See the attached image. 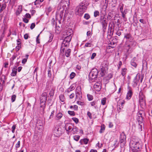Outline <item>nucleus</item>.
<instances>
[{
	"instance_id": "obj_57",
	"label": "nucleus",
	"mask_w": 152,
	"mask_h": 152,
	"mask_svg": "<svg viewBox=\"0 0 152 152\" xmlns=\"http://www.w3.org/2000/svg\"><path fill=\"white\" fill-rule=\"evenodd\" d=\"M75 96V94L74 93H72L69 96V98L70 99L73 98Z\"/></svg>"
},
{
	"instance_id": "obj_36",
	"label": "nucleus",
	"mask_w": 152,
	"mask_h": 152,
	"mask_svg": "<svg viewBox=\"0 0 152 152\" xmlns=\"http://www.w3.org/2000/svg\"><path fill=\"white\" fill-rule=\"evenodd\" d=\"M16 96L15 95H13L11 96V100L12 102H14L15 100Z\"/></svg>"
},
{
	"instance_id": "obj_29",
	"label": "nucleus",
	"mask_w": 152,
	"mask_h": 152,
	"mask_svg": "<svg viewBox=\"0 0 152 152\" xmlns=\"http://www.w3.org/2000/svg\"><path fill=\"white\" fill-rule=\"evenodd\" d=\"M126 71V69L124 68L122 69L121 74L123 76H124L125 75Z\"/></svg>"
},
{
	"instance_id": "obj_18",
	"label": "nucleus",
	"mask_w": 152,
	"mask_h": 152,
	"mask_svg": "<svg viewBox=\"0 0 152 152\" xmlns=\"http://www.w3.org/2000/svg\"><path fill=\"white\" fill-rule=\"evenodd\" d=\"M17 70L16 67H15L13 68L12 70V72L11 73V75L12 76H15L17 73Z\"/></svg>"
},
{
	"instance_id": "obj_30",
	"label": "nucleus",
	"mask_w": 152,
	"mask_h": 152,
	"mask_svg": "<svg viewBox=\"0 0 152 152\" xmlns=\"http://www.w3.org/2000/svg\"><path fill=\"white\" fill-rule=\"evenodd\" d=\"M81 92V88L80 86H78L77 87L76 90V92Z\"/></svg>"
},
{
	"instance_id": "obj_37",
	"label": "nucleus",
	"mask_w": 152,
	"mask_h": 152,
	"mask_svg": "<svg viewBox=\"0 0 152 152\" xmlns=\"http://www.w3.org/2000/svg\"><path fill=\"white\" fill-rule=\"evenodd\" d=\"M72 119L76 124H77L78 123L79 120L78 118H72Z\"/></svg>"
},
{
	"instance_id": "obj_55",
	"label": "nucleus",
	"mask_w": 152,
	"mask_h": 152,
	"mask_svg": "<svg viewBox=\"0 0 152 152\" xmlns=\"http://www.w3.org/2000/svg\"><path fill=\"white\" fill-rule=\"evenodd\" d=\"M40 2L39 1V0H36L34 2V4L36 5L40 4Z\"/></svg>"
},
{
	"instance_id": "obj_15",
	"label": "nucleus",
	"mask_w": 152,
	"mask_h": 152,
	"mask_svg": "<svg viewBox=\"0 0 152 152\" xmlns=\"http://www.w3.org/2000/svg\"><path fill=\"white\" fill-rule=\"evenodd\" d=\"M73 126L72 124L70 123L67 124L66 126V130L69 132L72 131Z\"/></svg>"
},
{
	"instance_id": "obj_62",
	"label": "nucleus",
	"mask_w": 152,
	"mask_h": 152,
	"mask_svg": "<svg viewBox=\"0 0 152 152\" xmlns=\"http://www.w3.org/2000/svg\"><path fill=\"white\" fill-rule=\"evenodd\" d=\"M78 108L77 106L76 105H74L73 106V109L75 110H77Z\"/></svg>"
},
{
	"instance_id": "obj_41",
	"label": "nucleus",
	"mask_w": 152,
	"mask_h": 152,
	"mask_svg": "<svg viewBox=\"0 0 152 152\" xmlns=\"http://www.w3.org/2000/svg\"><path fill=\"white\" fill-rule=\"evenodd\" d=\"M99 15V12L98 11H96L94 12V15L95 17H96L97 16Z\"/></svg>"
},
{
	"instance_id": "obj_33",
	"label": "nucleus",
	"mask_w": 152,
	"mask_h": 152,
	"mask_svg": "<svg viewBox=\"0 0 152 152\" xmlns=\"http://www.w3.org/2000/svg\"><path fill=\"white\" fill-rule=\"evenodd\" d=\"M89 101L92 100L93 99V96L91 95L88 94L87 95Z\"/></svg>"
},
{
	"instance_id": "obj_16",
	"label": "nucleus",
	"mask_w": 152,
	"mask_h": 152,
	"mask_svg": "<svg viewBox=\"0 0 152 152\" xmlns=\"http://www.w3.org/2000/svg\"><path fill=\"white\" fill-rule=\"evenodd\" d=\"M118 106H119L120 107L119 108L120 110L123 108V106L124 104V101L123 100H120L118 102Z\"/></svg>"
},
{
	"instance_id": "obj_64",
	"label": "nucleus",
	"mask_w": 152,
	"mask_h": 152,
	"mask_svg": "<svg viewBox=\"0 0 152 152\" xmlns=\"http://www.w3.org/2000/svg\"><path fill=\"white\" fill-rule=\"evenodd\" d=\"M69 88L72 91L73 90H74L75 88V87H74V86H71L69 87Z\"/></svg>"
},
{
	"instance_id": "obj_46",
	"label": "nucleus",
	"mask_w": 152,
	"mask_h": 152,
	"mask_svg": "<svg viewBox=\"0 0 152 152\" xmlns=\"http://www.w3.org/2000/svg\"><path fill=\"white\" fill-rule=\"evenodd\" d=\"M131 64L132 66H134V67H136L137 66V64L136 63L132 61V60L131 61Z\"/></svg>"
},
{
	"instance_id": "obj_43",
	"label": "nucleus",
	"mask_w": 152,
	"mask_h": 152,
	"mask_svg": "<svg viewBox=\"0 0 152 152\" xmlns=\"http://www.w3.org/2000/svg\"><path fill=\"white\" fill-rule=\"evenodd\" d=\"M84 17L85 18L88 20L90 18V16L88 14H85Z\"/></svg>"
},
{
	"instance_id": "obj_20",
	"label": "nucleus",
	"mask_w": 152,
	"mask_h": 152,
	"mask_svg": "<svg viewBox=\"0 0 152 152\" xmlns=\"http://www.w3.org/2000/svg\"><path fill=\"white\" fill-rule=\"evenodd\" d=\"M22 10V6L21 5L18 6V9L16 11V13L17 15L20 14Z\"/></svg>"
},
{
	"instance_id": "obj_47",
	"label": "nucleus",
	"mask_w": 152,
	"mask_h": 152,
	"mask_svg": "<svg viewBox=\"0 0 152 152\" xmlns=\"http://www.w3.org/2000/svg\"><path fill=\"white\" fill-rule=\"evenodd\" d=\"M35 24L34 23H32L30 27V28L31 29H33L35 27Z\"/></svg>"
},
{
	"instance_id": "obj_54",
	"label": "nucleus",
	"mask_w": 152,
	"mask_h": 152,
	"mask_svg": "<svg viewBox=\"0 0 152 152\" xmlns=\"http://www.w3.org/2000/svg\"><path fill=\"white\" fill-rule=\"evenodd\" d=\"M87 115L90 118V119H91L92 118V115L91 114L90 112H88L87 113Z\"/></svg>"
},
{
	"instance_id": "obj_17",
	"label": "nucleus",
	"mask_w": 152,
	"mask_h": 152,
	"mask_svg": "<svg viewBox=\"0 0 152 152\" xmlns=\"http://www.w3.org/2000/svg\"><path fill=\"white\" fill-rule=\"evenodd\" d=\"M78 7L82 9V10L85 11H86L87 8L86 6H85V4L83 2H81L79 5Z\"/></svg>"
},
{
	"instance_id": "obj_35",
	"label": "nucleus",
	"mask_w": 152,
	"mask_h": 152,
	"mask_svg": "<svg viewBox=\"0 0 152 152\" xmlns=\"http://www.w3.org/2000/svg\"><path fill=\"white\" fill-rule=\"evenodd\" d=\"M75 75V73L72 72L71 73L70 75V79H72Z\"/></svg>"
},
{
	"instance_id": "obj_40",
	"label": "nucleus",
	"mask_w": 152,
	"mask_h": 152,
	"mask_svg": "<svg viewBox=\"0 0 152 152\" xmlns=\"http://www.w3.org/2000/svg\"><path fill=\"white\" fill-rule=\"evenodd\" d=\"M77 104L81 106L84 105L85 104V103L84 102H81L80 101H77Z\"/></svg>"
},
{
	"instance_id": "obj_8",
	"label": "nucleus",
	"mask_w": 152,
	"mask_h": 152,
	"mask_svg": "<svg viewBox=\"0 0 152 152\" xmlns=\"http://www.w3.org/2000/svg\"><path fill=\"white\" fill-rule=\"evenodd\" d=\"M100 22L102 25L103 28H105L107 25L106 18L104 16H102L100 18Z\"/></svg>"
},
{
	"instance_id": "obj_25",
	"label": "nucleus",
	"mask_w": 152,
	"mask_h": 152,
	"mask_svg": "<svg viewBox=\"0 0 152 152\" xmlns=\"http://www.w3.org/2000/svg\"><path fill=\"white\" fill-rule=\"evenodd\" d=\"M105 129V126L104 124H102L101 126V129L99 131L100 133H102Z\"/></svg>"
},
{
	"instance_id": "obj_45",
	"label": "nucleus",
	"mask_w": 152,
	"mask_h": 152,
	"mask_svg": "<svg viewBox=\"0 0 152 152\" xmlns=\"http://www.w3.org/2000/svg\"><path fill=\"white\" fill-rule=\"evenodd\" d=\"M92 45V44L90 43H86L85 44V46L86 47H91Z\"/></svg>"
},
{
	"instance_id": "obj_24",
	"label": "nucleus",
	"mask_w": 152,
	"mask_h": 152,
	"mask_svg": "<svg viewBox=\"0 0 152 152\" xmlns=\"http://www.w3.org/2000/svg\"><path fill=\"white\" fill-rule=\"evenodd\" d=\"M71 50L69 49H68L67 50H66L65 55L67 57H68L69 56L71 53Z\"/></svg>"
},
{
	"instance_id": "obj_1",
	"label": "nucleus",
	"mask_w": 152,
	"mask_h": 152,
	"mask_svg": "<svg viewBox=\"0 0 152 152\" xmlns=\"http://www.w3.org/2000/svg\"><path fill=\"white\" fill-rule=\"evenodd\" d=\"M142 145L141 140L137 138H133L130 141V146L134 151H139Z\"/></svg>"
},
{
	"instance_id": "obj_5",
	"label": "nucleus",
	"mask_w": 152,
	"mask_h": 152,
	"mask_svg": "<svg viewBox=\"0 0 152 152\" xmlns=\"http://www.w3.org/2000/svg\"><path fill=\"white\" fill-rule=\"evenodd\" d=\"M61 129L59 127H56L54 130V135L56 137H59L62 134Z\"/></svg>"
},
{
	"instance_id": "obj_49",
	"label": "nucleus",
	"mask_w": 152,
	"mask_h": 152,
	"mask_svg": "<svg viewBox=\"0 0 152 152\" xmlns=\"http://www.w3.org/2000/svg\"><path fill=\"white\" fill-rule=\"evenodd\" d=\"M23 21L26 23H27L28 22V20L24 17L23 18Z\"/></svg>"
},
{
	"instance_id": "obj_21",
	"label": "nucleus",
	"mask_w": 152,
	"mask_h": 152,
	"mask_svg": "<svg viewBox=\"0 0 152 152\" xmlns=\"http://www.w3.org/2000/svg\"><path fill=\"white\" fill-rule=\"evenodd\" d=\"M36 126L37 128L38 129L40 130L41 129H42V124L41 122L37 123V124Z\"/></svg>"
},
{
	"instance_id": "obj_6",
	"label": "nucleus",
	"mask_w": 152,
	"mask_h": 152,
	"mask_svg": "<svg viewBox=\"0 0 152 152\" xmlns=\"http://www.w3.org/2000/svg\"><path fill=\"white\" fill-rule=\"evenodd\" d=\"M143 112L139 111L137 114V119L139 123L142 122L143 120L142 116Z\"/></svg>"
},
{
	"instance_id": "obj_63",
	"label": "nucleus",
	"mask_w": 152,
	"mask_h": 152,
	"mask_svg": "<svg viewBox=\"0 0 152 152\" xmlns=\"http://www.w3.org/2000/svg\"><path fill=\"white\" fill-rule=\"evenodd\" d=\"M52 10V8L51 7H49L47 9V11L48 12H50Z\"/></svg>"
},
{
	"instance_id": "obj_61",
	"label": "nucleus",
	"mask_w": 152,
	"mask_h": 152,
	"mask_svg": "<svg viewBox=\"0 0 152 152\" xmlns=\"http://www.w3.org/2000/svg\"><path fill=\"white\" fill-rule=\"evenodd\" d=\"M91 106H94L95 105V102L94 101L91 102Z\"/></svg>"
},
{
	"instance_id": "obj_10",
	"label": "nucleus",
	"mask_w": 152,
	"mask_h": 152,
	"mask_svg": "<svg viewBox=\"0 0 152 152\" xmlns=\"http://www.w3.org/2000/svg\"><path fill=\"white\" fill-rule=\"evenodd\" d=\"M132 95V90L131 88H129V90L127 92L126 96V99H127L128 100L130 99L131 98Z\"/></svg>"
},
{
	"instance_id": "obj_52",
	"label": "nucleus",
	"mask_w": 152,
	"mask_h": 152,
	"mask_svg": "<svg viewBox=\"0 0 152 152\" xmlns=\"http://www.w3.org/2000/svg\"><path fill=\"white\" fill-rule=\"evenodd\" d=\"M96 54L95 53H93L91 57V59H93L96 56Z\"/></svg>"
},
{
	"instance_id": "obj_53",
	"label": "nucleus",
	"mask_w": 152,
	"mask_h": 152,
	"mask_svg": "<svg viewBox=\"0 0 152 152\" xmlns=\"http://www.w3.org/2000/svg\"><path fill=\"white\" fill-rule=\"evenodd\" d=\"M59 28V27H56V34H58L59 33L60 30H58V28Z\"/></svg>"
},
{
	"instance_id": "obj_9",
	"label": "nucleus",
	"mask_w": 152,
	"mask_h": 152,
	"mask_svg": "<svg viewBox=\"0 0 152 152\" xmlns=\"http://www.w3.org/2000/svg\"><path fill=\"white\" fill-rule=\"evenodd\" d=\"M139 101L141 106H145V101L144 96L143 95H140Z\"/></svg>"
},
{
	"instance_id": "obj_23",
	"label": "nucleus",
	"mask_w": 152,
	"mask_h": 152,
	"mask_svg": "<svg viewBox=\"0 0 152 152\" xmlns=\"http://www.w3.org/2000/svg\"><path fill=\"white\" fill-rule=\"evenodd\" d=\"M76 97L79 99H80L82 98V92H76Z\"/></svg>"
},
{
	"instance_id": "obj_4",
	"label": "nucleus",
	"mask_w": 152,
	"mask_h": 152,
	"mask_svg": "<svg viewBox=\"0 0 152 152\" xmlns=\"http://www.w3.org/2000/svg\"><path fill=\"white\" fill-rule=\"evenodd\" d=\"M126 137L123 133H122L120 135V142L121 146L123 147L126 143Z\"/></svg>"
},
{
	"instance_id": "obj_22",
	"label": "nucleus",
	"mask_w": 152,
	"mask_h": 152,
	"mask_svg": "<svg viewBox=\"0 0 152 152\" xmlns=\"http://www.w3.org/2000/svg\"><path fill=\"white\" fill-rule=\"evenodd\" d=\"M72 131L73 134H75L78 132V129L76 126H73Z\"/></svg>"
},
{
	"instance_id": "obj_3",
	"label": "nucleus",
	"mask_w": 152,
	"mask_h": 152,
	"mask_svg": "<svg viewBox=\"0 0 152 152\" xmlns=\"http://www.w3.org/2000/svg\"><path fill=\"white\" fill-rule=\"evenodd\" d=\"M108 62L107 61H104L101 64V69L102 75H103L106 72V70L107 69V66H108Z\"/></svg>"
},
{
	"instance_id": "obj_60",
	"label": "nucleus",
	"mask_w": 152,
	"mask_h": 152,
	"mask_svg": "<svg viewBox=\"0 0 152 152\" xmlns=\"http://www.w3.org/2000/svg\"><path fill=\"white\" fill-rule=\"evenodd\" d=\"M39 36V35H38L36 38V42L37 43H39V39L38 38V37Z\"/></svg>"
},
{
	"instance_id": "obj_42",
	"label": "nucleus",
	"mask_w": 152,
	"mask_h": 152,
	"mask_svg": "<svg viewBox=\"0 0 152 152\" xmlns=\"http://www.w3.org/2000/svg\"><path fill=\"white\" fill-rule=\"evenodd\" d=\"M54 94V90L53 89H51L50 91V92L49 93V94L50 96H53Z\"/></svg>"
},
{
	"instance_id": "obj_34",
	"label": "nucleus",
	"mask_w": 152,
	"mask_h": 152,
	"mask_svg": "<svg viewBox=\"0 0 152 152\" xmlns=\"http://www.w3.org/2000/svg\"><path fill=\"white\" fill-rule=\"evenodd\" d=\"M73 137L74 139L75 140L77 141L80 139V136L78 135H75Z\"/></svg>"
},
{
	"instance_id": "obj_44",
	"label": "nucleus",
	"mask_w": 152,
	"mask_h": 152,
	"mask_svg": "<svg viewBox=\"0 0 152 152\" xmlns=\"http://www.w3.org/2000/svg\"><path fill=\"white\" fill-rule=\"evenodd\" d=\"M53 36L52 34H51L49 37V39L48 40V42H51L53 39Z\"/></svg>"
},
{
	"instance_id": "obj_13",
	"label": "nucleus",
	"mask_w": 152,
	"mask_h": 152,
	"mask_svg": "<svg viewBox=\"0 0 152 152\" xmlns=\"http://www.w3.org/2000/svg\"><path fill=\"white\" fill-rule=\"evenodd\" d=\"M89 140V139L87 138H84L81 139L80 141V143L81 145L87 144Z\"/></svg>"
},
{
	"instance_id": "obj_19",
	"label": "nucleus",
	"mask_w": 152,
	"mask_h": 152,
	"mask_svg": "<svg viewBox=\"0 0 152 152\" xmlns=\"http://www.w3.org/2000/svg\"><path fill=\"white\" fill-rule=\"evenodd\" d=\"M63 114L61 113H58L56 114L55 118L57 120H59L61 118Z\"/></svg>"
},
{
	"instance_id": "obj_26",
	"label": "nucleus",
	"mask_w": 152,
	"mask_h": 152,
	"mask_svg": "<svg viewBox=\"0 0 152 152\" xmlns=\"http://www.w3.org/2000/svg\"><path fill=\"white\" fill-rule=\"evenodd\" d=\"M59 98L60 101L61 102H64L65 99L64 95L62 94L60 95L59 96Z\"/></svg>"
},
{
	"instance_id": "obj_48",
	"label": "nucleus",
	"mask_w": 152,
	"mask_h": 152,
	"mask_svg": "<svg viewBox=\"0 0 152 152\" xmlns=\"http://www.w3.org/2000/svg\"><path fill=\"white\" fill-rule=\"evenodd\" d=\"M24 17L26 18H30L31 17L29 13H26L24 16Z\"/></svg>"
},
{
	"instance_id": "obj_59",
	"label": "nucleus",
	"mask_w": 152,
	"mask_h": 152,
	"mask_svg": "<svg viewBox=\"0 0 152 152\" xmlns=\"http://www.w3.org/2000/svg\"><path fill=\"white\" fill-rule=\"evenodd\" d=\"M27 58H24L23 59L22 61V63L23 64H25L26 62L27 61Z\"/></svg>"
},
{
	"instance_id": "obj_38",
	"label": "nucleus",
	"mask_w": 152,
	"mask_h": 152,
	"mask_svg": "<svg viewBox=\"0 0 152 152\" xmlns=\"http://www.w3.org/2000/svg\"><path fill=\"white\" fill-rule=\"evenodd\" d=\"M68 114L72 116H74L75 115V112L73 111H69L68 112Z\"/></svg>"
},
{
	"instance_id": "obj_32",
	"label": "nucleus",
	"mask_w": 152,
	"mask_h": 152,
	"mask_svg": "<svg viewBox=\"0 0 152 152\" xmlns=\"http://www.w3.org/2000/svg\"><path fill=\"white\" fill-rule=\"evenodd\" d=\"M106 100V99L105 98H103L101 100V104L103 105L105 104Z\"/></svg>"
},
{
	"instance_id": "obj_12",
	"label": "nucleus",
	"mask_w": 152,
	"mask_h": 152,
	"mask_svg": "<svg viewBox=\"0 0 152 152\" xmlns=\"http://www.w3.org/2000/svg\"><path fill=\"white\" fill-rule=\"evenodd\" d=\"M47 94L44 93L43 94L42 96L40 97V102L45 103L47 99Z\"/></svg>"
},
{
	"instance_id": "obj_56",
	"label": "nucleus",
	"mask_w": 152,
	"mask_h": 152,
	"mask_svg": "<svg viewBox=\"0 0 152 152\" xmlns=\"http://www.w3.org/2000/svg\"><path fill=\"white\" fill-rule=\"evenodd\" d=\"M8 65V63L7 62H6L4 63V67L5 68H7Z\"/></svg>"
},
{
	"instance_id": "obj_58",
	"label": "nucleus",
	"mask_w": 152,
	"mask_h": 152,
	"mask_svg": "<svg viewBox=\"0 0 152 152\" xmlns=\"http://www.w3.org/2000/svg\"><path fill=\"white\" fill-rule=\"evenodd\" d=\"M21 40L20 39H18L17 40V44L18 45H19L21 43Z\"/></svg>"
},
{
	"instance_id": "obj_28",
	"label": "nucleus",
	"mask_w": 152,
	"mask_h": 152,
	"mask_svg": "<svg viewBox=\"0 0 152 152\" xmlns=\"http://www.w3.org/2000/svg\"><path fill=\"white\" fill-rule=\"evenodd\" d=\"M124 38L127 39H129L132 38V36L130 34H126L124 36Z\"/></svg>"
},
{
	"instance_id": "obj_11",
	"label": "nucleus",
	"mask_w": 152,
	"mask_h": 152,
	"mask_svg": "<svg viewBox=\"0 0 152 152\" xmlns=\"http://www.w3.org/2000/svg\"><path fill=\"white\" fill-rule=\"evenodd\" d=\"M140 77V74H137L136 76L134 78L133 82L134 83V86H136L137 85V83L139 80Z\"/></svg>"
},
{
	"instance_id": "obj_50",
	"label": "nucleus",
	"mask_w": 152,
	"mask_h": 152,
	"mask_svg": "<svg viewBox=\"0 0 152 152\" xmlns=\"http://www.w3.org/2000/svg\"><path fill=\"white\" fill-rule=\"evenodd\" d=\"M20 141H19L15 145V147L17 148H18L20 146Z\"/></svg>"
},
{
	"instance_id": "obj_2",
	"label": "nucleus",
	"mask_w": 152,
	"mask_h": 152,
	"mask_svg": "<svg viewBox=\"0 0 152 152\" xmlns=\"http://www.w3.org/2000/svg\"><path fill=\"white\" fill-rule=\"evenodd\" d=\"M98 70L96 68L93 69L89 75V79L90 82H92L97 77Z\"/></svg>"
},
{
	"instance_id": "obj_51",
	"label": "nucleus",
	"mask_w": 152,
	"mask_h": 152,
	"mask_svg": "<svg viewBox=\"0 0 152 152\" xmlns=\"http://www.w3.org/2000/svg\"><path fill=\"white\" fill-rule=\"evenodd\" d=\"M16 128V126L15 125H13L12 127V132L13 133H14L15 132V129Z\"/></svg>"
},
{
	"instance_id": "obj_14",
	"label": "nucleus",
	"mask_w": 152,
	"mask_h": 152,
	"mask_svg": "<svg viewBox=\"0 0 152 152\" xmlns=\"http://www.w3.org/2000/svg\"><path fill=\"white\" fill-rule=\"evenodd\" d=\"M76 11L77 12L78 14L80 15L83 14L85 11L82 10V9L77 6L76 9Z\"/></svg>"
},
{
	"instance_id": "obj_31",
	"label": "nucleus",
	"mask_w": 152,
	"mask_h": 152,
	"mask_svg": "<svg viewBox=\"0 0 152 152\" xmlns=\"http://www.w3.org/2000/svg\"><path fill=\"white\" fill-rule=\"evenodd\" d=\"M122 14V16L123 18L125 19V15L126 13V12L125 10L124 11L121 12Z\"/></svg>"
},
{
	"instance_id": "obj_39",
	"label": "nucleus",
	"mask_w": 152,
	"mask_h": 152,
	"mask_svg": "<svg viewBox=\"0 0 152 152\" xmlns=\"http://www.w3.org/2000/svg\"><path fill=\"white\" fill-rule=\"evenodd\" d=\"M6 7V5L5 4H3L1 7L0 9V12H1Z\"/></svg>"
},
{
	"instance_id": "obj_27",
	"label": "nucleus",
	"mask_w": 152,
	"mask_h": 152,
	"mask_svg": "<svg viewBox=\"0 0 152 152\" xmlns=\"http://www.w3.org/2000/svg\"><path fill=\"white\" fill-rule=\"evenodd\" d=\"M139 129L140 131H142V128L143 126V124L142 122L139 123Z\"/></svg>"
},
{
	"instance_id": "obj_7",
	"label": "nucleus",
	"mask_w": 152,
	"mask_h": 152,
	"mask_svg": "<svg viewBox=\"0 0 152 152\" xmlns=\"http://www.w3.org/2000/svg\"><path fill=\"white\" fill-rule=\"evenodd\" d=\"M101 83L100 82L96 83L93 86L94 89L97 91H99L101 89Z\"/></svg>"
}]
</instances>
